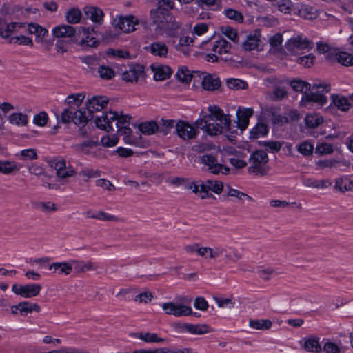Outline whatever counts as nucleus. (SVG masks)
Wrapping results in <instances>:
<instances>
[{"instance_id":"obj_1","label":"nucleus","mask_w":353,"mask_h":353,"mask_svg":"<svg viewBox=\"0 0 353 353\" xmlns=\"http://www.w3.org/2000/svg\"><path fill=\"white\" fill-rule=\"evenodd\" d=\"M210 114L196 120L195 125L205 130L211 136L221 134L224 129H229L230 119L229 115L223 114L216 105L209 106Z\"/></svg>"},{"instance_id":"obj_2","label":"nucleus","mask_w":353,"mask_h":353,"mask_svg":"<svg viewBox=\"0 0 353 353\" xmlns=\"http://www.w3.org/2000/svg\"><path fill=\"white\" fill-rule=\"evenodd\" d=\"M150 19L157 29L163 31L170 37H174L181 27L170 11L150 10Z\"/></svg>"},{"instance_id":"obj_3","label":"nucleus","mask_w":353,"mask_h":353,"mask_svg":"<svg viewBox=\"0 0 353 353\" xmlns=\"http://www.w3.org/2000/svg\"><path fill=\"white\" fill-rule=\"evenodd\" d=\"M131 120L130 114H119L117 112L110 111L105 112L103 116L97 117L95 119V124L97 128L106 130H113L112 123L116 121V126L117 129L123 125H129Z\"/></svg>"},{"instance_id":"obj_4","label":"nucleus","mask_w":353,"mask_h":353,"mask_svg":"<svg viewBox=\"0 0 353 353\" xmlns=\"http://www.w3.org/2000/svg\"><path fill=\"white\" fill-rule=\"evenodd\" d=\"M268 161V156L265 151L256 150L253 152L249 159L248 172L261 176L266 175L269 171V168L266 165Z\"/></svg>"},{"instance_id":"obj_5","label":"nucleus","mask_w":353,"mask_h":353,"mask_svg":"<svg viewBox=\"0 0 353 353\" xmlns=\"http://www.w3.org/2000/svg\"><path fill=\"white\" fill-rule=\"evenodd\" d=\"M208 258L210 260H216L223 258L225 261L236 263L243 258L242 254L235 248H226L222 246L211 248Z\"/></svg>"},{"instance_id":"obj_6","label":"nucleus","mask_w":353,"mask_h":353,"mask_svg":"<svg viewBox=\"0 0 353 353\" xmlns=\"http://www.w3.org/2000/svg\"><path fill=\"white\" fill-rule=\"evenodd\" d=\"M311 89L316 90L315 92L306 94L303 99L307 101H312L321 105L327 103L326 97L321 92H328L330 90V85L325 81H318L313 84Z\"/></svg>"},{"instance_id":"obj_7","label":"nucleus","mask_w":353,"mask_h":353,"mask_svg":"<svg viewBox=\"0 0 353 353\" xmlns=\"http://www.w3.org/2000/svg\"><path fill=\"white\" fill-rule=\"evenodd\" d=\"M200 162L205 170L214 174L219 173L227 174L230 169L218 162L217 159L212 154H203L199 157Z\"/></svg>"},{"instance_id":"obj_8","label":"nucleus","mask_w":353,"mask_h":353,"mask_svg":"<svg viewBox=\"0 0 353 353\" xmlns=\"http://www.w3.org/2000/svg\"><path fill=\"white\" fill-rule=\"evenodd\" d=\"M209 45L213 53L206 54V60L208 61H218L219 55L229 53L231 49V44L223 38L212 43H210Z\"/></svg>"},{"instance_id":"obj_9","label":"nucleus","mask_w":353,"mask_h":353,"mask_svg":"<svg viewBox=\"0 0 353 353\" xmlns=\"http://www.w3.org/2000/svg\"><path fill=\"white\" fill-rule=\"evenodd\" d=\"M75 41L83 47H95L98 43L96 32L93 28L80 27L76 35Z\"/></svg>"},{"instance_id":"obj_10","label":"nucleus","mask_w":353,"mask_h":353,"mask_svg":"<svg viewBox=\"0 0 353 353\" xmlns=\"http://www.w3.org/2000/svg\"><path fill=\"white\" fill-rule=\"evenodd\" d=\"M161 307L165 314L176 317L189 316L192 312L190 307L172 301L162 303Z\"/></svg>"},{"instance_id":"obj_11","label":"nucleus","mask_w":353,"mask_h":353,"mask_svg":"<svg viewBox=\"0 0 353 353\" xmlns=\"http://www.w3.org/2000/svg\"><path fill=\"white\" fill-rule=\"evenodd\" d=\"M261 31L256 29L252 32H244V36L241 39V46L247 51L256 49L261 43Z\"/></svg>"},{"instance_id":"obj_12","label":"nucleus","mask_w":353,"mask_h":353,"mask_svg":"<svg viewBox=\"0 0 353 353\" xmlns=\"http://www.w3.org/2000/svg\"><path fill=\"white\" fill-rule=\"evenodd\" d=\"M56 171V176L61 180L65 181L67 178L76 175V170L70 165H67L65 159L55 160L51 165Z\"/></svg>"},{"instance_id":"obj_13","label":"nucleus","mask_w":353,"mask_h":353,"mask_svg":"<svg viewBox=\"0 0 353 353\" xmlns=\"http://www.w3.org/2000/svg\"><path fill=\"white\" fill-rule=\"evenodd\" d=\"M175 132L183 141H188L195 139L198 131L189 123L179 120L177 121Z\"/></svg>"},{"instance_id":"obj_14","label":"nucleus","mask_w":353,"mask_h":353,"mask_svg":"<svg viewBox=\"0 0 353 353\" xmlns=\"http://www.w3.org/2000/svg\"><path fill=\"white\" fill-rule=\"evenodd\" d=\"M41 287L39 284L31 285H18L14 284L12 290L16 294L20 295L24 298H31L38 295L41 291Z\"/></svg>"},{"instance_id":"obj_15","label":"nucleus","mask_w":353,"mask_h":353,"mask_svg":"<svg viewBox=\"0 0 353 353\" xmlns=\"http://www.w3.org/2000/svg\"><path fill=\"white\" fill-rule=\"evenodd\" d=\"M223 190V183L221 181L208 179L205 182L200 183V197L202 199L207 198L210 190L219 194Z\"/></svg>"},{"instance_id":"obj_16","label":"nucleus","mask_w":353,"mask_h":353,"mask_svg":"<svg viewBox=\"0 0 353 353\" xmlns=\"http://www.w3.org/2000/svg\"><path fill=\"white\" fill-rule=\"evenodd\" d=\"M312 47V42L301 36L289 39L285 44L286 49L292 52H297L299 50L311 49Z\"/></svg>"},{"instance_id":"obj_17","label":"nucleus","mask_w":353,"mask_h":353,"mask_svg":"<svg viewBox=\"0 0 353 353\" xmlns=\"http://www.w3.org/2000/svg\"><path fill=\"white\" fill-rule=\"evenodd\" d=\"M134 17L129 16L128 17H117L113 21V26L123 32L128 33L136 30L135 26L137 24V21H134Z\"/></svg>"},{"instance_id":"obj_18","label":"nucleus","mask_w":353,"mask_h":353,"mask_svg":"<svg viewBox=\"0 0 353 353\" xmlns=\"http://www.w3.org/2000/svg\"><path fill=\"white\" fill-rule=\"evenodd\" d=\"M144 68L142 65L137 64L130 66L128 70L122 73V79L126 82L137 83L143 77Z\"/></svg>"},{"instance_id":"obj_19","label":"nucleus","mask_w":353,"mask_h":353,"mask_svg":"<svg viewBox=\"0 0 353 353\" xmlns=\"http://www.w3.org/2000/svg\"><path fill=\"white\" fill-rule=\"evenodd\" d=\"M108 100L105 97L94 96L86 103L87 110L90 117H94L95 112L101 111L108 104Z\"/></svg>"},{"instance_id":"obj_20","label":"nucleus","mask_w":353,"mask_h":353,"mask_svg":"<svg viewBox=\"0 0 353 353\" xmlns=\"http://www.w3.org/2000/svg\"><path fill=\"white\" fill-rule=\"evenodd\" d=\"M72 268H74V271L77 274H83L88 271H97L99 266L90 260H71Z\"/></svg>"},{"instance_id":"obj_21","label":"nucleus","mask_w":353,"mask_h":353,"mask_svg":"<svg viewBox=\"0 0 353 353\" xmlns=\"http://www.w3.org/2000/svg\"><path fill=\"white\" fill-rule=\"evenodd\" d=\"M52 34L57 38H71L76 39V29L70 25H61L52 29Z\"/></svg>"},{"instance_id":"obj_22","label":"nucleus","mask_w":353,"mask_h":353,"mask_svg":"<svg viewBox=\"0 0 353 353\" xmlns=\"http://www.w3.org/2000/svg\"><path fill=\"white\" fill-rule=\"evenodd\" d=\"M320 338L315 336H310L303 339V344L302 347L309 352L320 353L322 350L320 345Z\"/></svg>"},{"instance_id":"obj_23","label":"nucleus","mask_w":353,"mask_h":353,"mask_svg":"<svg viewBox=\"0 0 353 353\" xmlns=\"http://www.w3.org/2000/svg\"><path fill=\"white\" fill-rule=\"evenodd\" d=\"M145 49L152 55L159 57H166L168 52V48L163 41H154L145 47Z\"/></svg>"},{"instance_id":"obj_24","label":"nucleus","mask_w":353,"mask_h":353,"mask_svg":"<svg viewBox=\"0 0 353 353\" xmlns=\"http://www.w3.org/2000/svg\"><path fill=\"white\" fill-rule=\"evenodd\" d=\"M202 88L208 91H214L221 86V81L218 77L214 74H205L202 77Z\"/></svg>"},{"instance_id":"obj_25","label":"nucleus","mask_w":353,"mask_h":353,"mask_svg":"<svg viewBox=\"0 0 353 353\" xmlns=\"http://www.w3.org/2000/svg\"><path fill=\"white\" fill-rule=\"evenodd\" d=\"M151 69L154 72V79L156 81H164L168 79L172 74V70L168 65H152Z\"/></svg>"},{"instance_id":"obj_26","label":"nucleus","mask_w":353,"mask_h":353,"mask_svg":"<svg viewBox=\"0 0 353 353\" xmlns=\"http://www.w3.org/2000/svg\"><path fill=\"white\" fill-rule=\"evenodd\" d=\"M49 270L59 275H69L72 271L71 260L70 261L53 263L50 265Z\"/></svg>"},{"instance_id":"obj_27","label":"nucleus","mask_w":353,"mask_h":353,"mask_svg":"<svg viewBox=\"0 0 353 353\" xmlns=\"http://www.w3.org/2000/svg\"><path fill=\"white\" fill-rule=\"evenodd\" d=\"M25 30H27L30 34H34L36 41L40 42L48 34V30L37 23L26 24Z\"/></svg>"},{"instance_id":"obj_28","label":"nucleus","mask_w":353,"mask_h":353,"mask_svg":"<svg viewBox=\"0 0 353 353\" xmlns=\"http://www.w3.org/2000/svg\"><path fill=\"white\" fill-rule=\"evenodd\" d=\"M296 14L305 19L313 20L318 17L317 10L309 5H301L299 7L297 5V12Z\"/></svg>"},{"instance_id":"obj_29","label":"nucleus","mask_w":353,"mask_h":353,"mask_svg":"<svg viewBox=\"0 0 353 353\" xmlns=\"http://www.w3.org/2000/svg\"><path fill=\"white\" fill-rule=\"evenodd\" d=\"M254 114L252 108H243V110L239 108L236 112L237 118L239 119V127L241 130H245L249 123V118Z\"/></svg>"},{"instance_id":"obj_30","label":"nucleus","mask_w":353,"mask_h":353,"mask_svg":"<svg viewBox=\"0 0 353 353\" xmlns=\"http://www.w3.org/2000/svg\"><path fill=\"white\" fill-rule=\"evenodd\" d=\"M7 120L10 124L19 127L26 126L28 123V117L26 114L21 112H13L7 117Z\"/></svg>"},{"instance_id":"obj_31","label":"nucleus","mask_w":353,"mask_h":353,"mask_svg":"<svg viewBox=\"0 0 353 353\" xmlns=\"http://www.w3.org/2000/svg\"><path fill=\"white\" fill-rule=\"evenodd\" d=\"M179 327L192 334H203L209 332L207 325L179 324Z\"/></svg>"},{"instance_id":"obj_32","label":"nucleus","mask_w":353,"mask_h":353,"mask_svg":"<svg viewBox=\"0 0 353 353\" xmlns=\"http://www.w3.org/2000/svg\"><path fill=\"white\" fill-rule=\"evenodd\" d=\"M84 12L87 18L91 19L94 23L100 24L103 21V12L97 7L86 6L84 8Z\"/></svg>"},{"instance_id":"obj_33","label":"nucleus","mask_w":353,"mask_h":353,"mask_svg":"<svg viewBox=\"0 0 353 353\" xmlns=\"http://www.w3.org/2000/svg\"><path fill=\"white\" fill-rule=\"evenodd\" d=\"M221 30L223 34L235 43H240L244 36V32H238L236 29L228 26L221 27Z\"/></svg>"},{"instance_id":"obj_34","label":"nucleus","mask_w":353,"mask_h":353,"mask_svg":"<svg viewBox=\"0 0 353 353\" xmlns=\"http://www.w3.org/2000/svg\"><path fill=\"white\" fill-rule=\"evenodd\" d=\"M98 145V141L90 139L81 143L74 144L72 146V148L77 153L88 154L90 153V149Z\"/></svg>"},{"instance_id":"obj_35","label":"nucleus","mask_w":353,"mask_h":353,"mask_svg":"<svg viewBox=\"0 0 353 353\" xmlns=\"http://www.w3.org/2000/svg\"><path fill=\"white\" fill-rule=\"evenodd\" d=\"M26 23L18 22H8L3 30L1 31L0 35L3 38L9 37L14 32H19L21 29H25Z\"/></svg>"},{"instance_id":"obj_36","label":"nucleus","mask_w":353,"mask_h":353,"mask_svg":"<svg viewBox=\"0 0 353 353\" xmlns=\"http://www.w3.org/2000/svg\"><path fill=\"white\" fill-rule=\"evenodd\" d=\"M305 186L316 189H323L332 185V182L328 179L316 180L312 178H307L303 180Z\"/></svg>"},{"instance_id":"obj_37","label":"nucleus","mask_w":353,"mask_h":353,"mask_svg":"<svg viewBox=\"0 0 353 353\" xmlns=\"http://www.w3.org/2000/svg\"><path fill=\"white\" fill-rule=\"evenodd\" d=\"M193 42V39L190 38L188 36H185L181 33L180 35L179 43L175 46V48L177 51L181 52L185 56H188L189 54L188 47L192 46Z\"/></svg>"},{"instance_id":"obj_38","label":"nucleus","mask_w":353,"mask_h":353,"mask_svg":"<svg viewBox=\"0 0 353 353\" xmlns=\"http://www.w3.org/2000/svg\"><path fill=\"white\" fill-rule=\"evenodd\" d=\"M177 121L174 119H161L158 123V132L163 135L169 134L173 128L176 129Z\"/></svg>"},{"instance_id":"obj_39","label":"nucleus","mask_w":353,"mask_h":353,"mask_svg":"<svg viewBox=\"0 0 353 353\" xmlns=\"http://www.w3.org/2000/svg\"><path fill=\"white\" fill-rule=\"evenodd\" d=\"M223 14L228 19L234 21L238 23H242L244 21V17L243 14L237 10L225 8L223 10Z\"/></svg>"},{"instance_id":"obj_40","label":"nucleus","mask_w":353,"mask_h":353,"mask_svg":"<svg viewBox=\"0 0 353 353\" xmlns=\"http://www.w3.org/2000/svg\"><path fill=\"white\" fill-rule=\"evenodd\" d=\"M279 11L285 14H296L297 5L294 4L290 0H281L277 3Z\"/></svg>"},{"instance_id":"obj_41","label":"nucleus","mask_w":353,"mask_h":353,"mask_svg":"<svg viewBox=\"0 0 353 353\" xmlns=\"http://www.w3.org/2000/svg\"><path fill=\"white\" fill-rule=\"evenodd\" d=\"M352 181L347 176L340 177L335 181L334 188L341 192L344 193L352 190Z\"/></svg>"},{"instance_id":"obj_42","label":"nucleus","mask_w":353,"mask_h":353,"mask_svg":"<svg viewBox=\"0 0 353 353\" xmlns=\"http://www.w3.org/2000/svg\"><path fill=\"white\" fill-rule=\"evenodd\" d=\"M138 338L145 343H162L165 341V339L159 337L156 333L140 332Z\"/></svg>"},{"instance_id":"obj_43","label":"nucleus","mask_w":353,"mask_h":353,"mask_svg":"<svg viewBox=\"0 0 353 353\" xmlns=\"http://www.w3.org/2000/svg\"><path fill=\"white\" fill-rule=\"evenodd\" d=\"M332 101L334 106L341 111H346L349 110L350 107V103L348 102V100L341 95L332 94Z\"/></svg>"},{"instance_id":"obj_44","label":"nucleus","mask_w":353,"mask_h":353,"mask_svg":"<svg viewBox=\"0 0 353 353\" xmlns=\"http://www.w3.org/2000/svg\"><path fill=\"white\" fill-rule=\"evenodd\" d=\"M139 129L144 134H153L158 132V123L153 121L143 122L139 125Z\"/></svg>"},{"instance_id":"obj_45","label":"nucleus","mask_w":353,"mask_h":353,"mask_svg":"<svg viewBox=\"0 0 353 353\" xmlns=\"http://www.w3.org/2000/svg\"><path fill=\"white\" fill-rule=\"evenodd\" d=\"M272 325V321L268 319H251L249 321V326L256 330H267Z\"/></svg>"},{"instance_id":"obj_46","label":"nucleus","mask_w":353,"mask_h":353,"mask_svg":"<svg viewBox=\"0 0 353 353\" xmlns=\"http://www.w3.org/2000/svg\"><path fill=\"white\" fill-rule=\"evenodd\" d=\"M84 93H78L75 94H70L65 99V103L69 105V107H73L74 110H77L83 101L85 99Z\"/></svg>"},{"instance_id":"obj_47","label":"nucleus","mask_w":353,"mask_h":353,"mask_svg":"<svg viewBox=\"0 0 353 353\" xmlns=\"http://www.w3.org/2000/svg\"><path fill=\"white\" fill-rule=\"evenodd\" d=\"M334 59L343 65L348 66L353 64V57L345 52H336L334 54Z\"/></svg>"},{"instance_id":"obj_48","label":"nucleus","mask_w":353,"mask_h":353,"mask_svg":"<svg viewBox=\"0 0 353 353\" xmlns=\"http://www.w3.org/2000/svg\"><path fill=\"white\" fill-rule=\"evenodd\" d=\"M226 194L228 196L235 197L241 201H252L253 199L245 193H243L238 190L233 189L230 186L226 187Z\"/></svg>"},{"instance_id":"obj_49","label":"nucleus","mask_w":353,"mask_h":353,"mask_svg":"<svg viewBox=\"0 0 353 353\" xmlns=\"http://www.w3.org/2000/svg\"><path fill=\"white\" fill-rule=\"evenodd\" d=\"M291 87L296 92H300L305 96L311 90V85L309 83L301 80H294L290 83Z\"/></svg>"},{"instance_id":"obj_50","label":"nucleus","mask_w":353,"mask_h":353,"mask_svg":"<svg viewBox=\"0 0 353 353\" xmlns=\"http://www.w3.org/2000/svg\"><path fill=\"white\" fill-rule=\"evenodd\" d=\"M268 132V126L264 123H257L256 125L250 130V139H256L266 135Z\"/></svg>"},{"instance_id":"obj_51","label":"nucleus","mask_w":353,"mask_h":353,"mask_svg":"<svg viewBox=\"0 0 353 353\" xmlns=\"http://www.w3.org/2000/svg\"><path fill=\"white\" fill-rule=\"evenodd\" d=\"M17 170H19V168L15 162L0 160V173L8 175Z\"/></svg>"},{"instance_id":"obj_52","label":"nucleus","mask_w":353,"mask_h":353,"mask_svg":"<svg viewBox=\"0 0 353 353\" xmlns=\"http://www.w3.org/2000/svg\"><path fill=\"white\" fill-rule=\"evenodd\" d=\"M317 50L319 53L325 54V59L327 60H334V54L336 50L331 48L328 44L322 42L318 43Z\"/></svg>"},{"instance_id":"obj_53","label":"nucleus","mask_w":353,"mask_h":353,"mask_svg":"<svg viewBox=\"0 0 353 353\" xmlns=\"http://www.w3.org/2000/svg\"><path fill=\"white\" fill-rule=\"evenodd\" d=\"M316 165L318 168L323 169L325 168H339L341 165L349 166L350 163H346L345 161L340 162L334 159L319 160L316 162Z\"/></svg>"},{"instance_id":"obj_54","label":"nucleus","mask_w":353,"mask_h":353,"mask_svg":"<svg viewBox=\"0 0 353 353\" xmlns=\"http://www.w3.org/2000/svg\"><path fill=\"white\" fill-rule=\"evenodd\" d=\"M16 156L21 161H31L38 159L37 150L34 148L22 150Z\"/></svg>"},{"instance_id":"obj_55","label":"nucleus","mask_w":353,"mask_h":353,"mask_svg":"<svg viewBox=\"0 0 353 353\" xmlns=\"http://www.w3.org/2000/svg\"><path fill=\"white\" fill-rule=\"evenodd\" d=\"M226 85L228 88L233 90H245L248 88V83L239 79H228L226 80Z\"/></svg>"},{"instance_id":"obj_56","label":"nucleus","mask_w":353,"mask_h":353,"mask_svg":"<svg viewBox=\"0 0 353 353\" xmlns=\"http://www.w3.org/2000/svg\"><path fill=\"white\" fill-rule=\"evenodd\" d=\"M306 125L310 128H316L323 122V118L317 114H307L305 118Z\"/></svg>"},{"instance_id":"obj_57","label":"nucleus","mask_w":353,"mask_h":353,"mask_svg":"<svg viewBox=\"0 0 353 353\" xmlns=\"http://www.w3.org/2000/svg\"><path fill=\"white\" fill-rule=\"evenodd\" d=\"M65 18L69 23H77L81 20V12L79 9L72 8L66 12Z\"/></svg>"},{"instance_id":"obj_58","label":"nucleus","mask_w":353,"mask_h":353,"mask_svg":"<svg viewBox=\"0 0 353 353\" xmlns=\"http://www.w3.org/2000/svg\"><path fill=\"white\" fill-rule=\"evenodd\" d=\"M92 118L93 117H90L88 112V114H86V112L83 111L81 109L75 110L74 123L76 125H85L88 121Z\"/></svg>"},{"instance_id":"obj_59","label":"nucleus","mask_w":353,"mask_h":353,"mask_svg":"<svg viewBox=\"0 0 353 353\" xmlns=\"http://www.w3.org/2000/svg\"><path fill=\"white\" fill-rule=\"evenodd\" d=\"M90 218L103 221H119V219L112 214L105 213L103 211H99L90 216Z\"/></svg>"},{"instance_id":"obj_60","label":"nucleus","mask_w":353,"mask_h":353,"mask_svg":"<svg viewBox=\"0 0 353 353\" xmlns=\"http://www.w3.org/2000/svg\"><path fill=\"white\" fill-rule=\"evenodd\" d=\"M176 77L179 81L189 83L192 79V74L186 67L182 66L179 68L176 74Z\"/></svg>"},{"instance_id":"obj_61","label":"nucleus","mask_w":353,"mask_h":353,"mask_svg":"<svg viewBox=\"0 0 353 353\" xmlns=\"http://www.w3.org/2000/svg\"><path fill=\"white\" fill-rule=\"evenodd\" d=\"M19 306L21 307V314L24 313H31L32 312H39L41 310L40 307L37 303H30L27 301L19 303Z\"/></svg>"},{"instance_id":"obj_62","label":"nucleus","mask_w":353,"mask_h":353,"mask_svg":"<svg viewBox=\"0 0 353 353\" xmlns=\"http://www.w3.org/2000/svg\"><path fill=\"white\" fill-rule=\"evenodd\" d=\"M28 172L37 176H43L47 179H50V176L46 173L45 169L36 163H31L28 166Z\"/></svg>"},{"instance_id":"obj_63","label":"nucleus","mask_w":353,"mask_h":353,"mask_svg":"<svg viewBox=\"0 0 353 353\" xmlns=\"http://www.w3.org/2000/svg\"><path fill=\"white\" fill-rule=\"evenodd\" d=\"M117 132L124 136L123 140L126 143L134 144L135 141L131 137L132 131L129 128V125L121 126V128L117 129Z\"/></svg>"},{"instance_id":"obj_64","label":"nucleus","mask_w":353,"mask_h":353,"mask_svg":"<svg viewBox=\"0 0 353 353\" xmlns=\"http://www.w3.org/2000/svg\"><path fill=\"white\" fill-rule=\"evenodd\" d=\"M75 110L73 107L65 108L61 114V121L63 123L74 122Z\"/></svg>"}]
</instances>
